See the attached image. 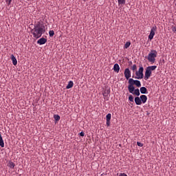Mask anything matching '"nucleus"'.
<instances>
[{"label": "nucleus", "instance_id": "18", "mask_svg": "<svg viewBox=\"0 0 176 176\" xmlns=\"http://www.w3.org/2000/svg\"><path fill=\"white\" fill-rule=\"evenodd\" d=\"M135 85L137 87H141V82L138 80H135Z\"/></svg>", "mask_w": 176, "mask_h": 176}, {"label": "nucleus", "instance_id": "30", "mask_svg": "<svg viewBox=\"0 0 176 176\" xmlns=\"http://www.w3.org/2000/svg\"><path fill=\"white\" fill-rule=\"evenodd\" d=\"M118 176H127L126 173H120Z\"/></svg>", "mask_w": 176, "mask_h": 176}, {"label": "nucleus", "instance_id": "6", "mask_svg": "<svg viewBox=\"0 0 176 176\" xmlns=\"http://www.w3.org/2000/svg\"><path fill=\"white\" fill-rule=\"evenodd\" d=\"M157 28H156V26H153L151 28L150 34L148 35V39H150V41H152V39H153V36H155V32H156Z\"/></svg>", "mask_w": 176, "mask_h": 176}, {"label": "nucleus", "instance_id": "7", "mask_svg": "<svg viewBox=\"0 0 176 176\" xmlns=\"http://www.w3.org/2000/svg\"><path fill=\"white\" fill-rule=\"evenodd\" d=\"M124 74L126 79H129L131 78V72H130V69L129 68L125 69Z\"/></svg>", "mask_w": 176, "mask_h": 176}, {"label": "nucleus", "instance_id": "29", "mask_svg": "<svg viewBox=\"0 0 176 176\" xmlns=\"http://www.w3.org/2000/svg\"><path fill=\"white\" fill-rule=\"evenodd\" d=\"M80 137H85V132H80Z\"/></svg>", "mask_w": 176, "mask_h": 176}, {"label": "nucleus", "instance_id": "5", "mask_svg": "<svg viewBox=\"0 0 176 176\" xmlns=\"http://www.w3.org/2000/svg\"><path fill=\"white\" fill-rule=\"evenodd\" d=\"M135 79H142L144 78V67H140L139 70L135 72Z\"/></svg>", "mask_w": 176, "mask_h": 176}, {"label": "nucleus", "instance_id": "3", "mask_svg": "<svg viewBox=\"0 0 176 176\" xmlns=\"http://www.w3.org/2000/svg\"><path fill=\"white\" fill-rule=\"evenodd\" d=\"M157 68V66L153 65V66H148L146 69V72L144 74V79L145 80H148L151 76H152V71H155Z\"/></svg>", "mask_w": 176, "mask_h": 176}, {"label": "nucleus", "instance_id": "20", "mask_svg": "<svg viewBox=\"0 0 176 176\" xmlns=\"http://www.w3.org/2000/svg\"><path fill=\"white\" fill-rule=\"evenodd\" d=\"M118 5H125L126 0H118Z\"/></svg>", "mask_w": 176, "mask_h": 176}, {"label": "nucleus", "instance_id": "17", "mask_svg": "<svg viewBox=\"0 0 176 176\" xmlns=\"http://www.w3.org/2000/svg\"><path fill=\"white\" fill-rule=\"evenodd\" d=\"M54 119L55 120V123H56V122H58V120H60V116L55 114V115L54 116Z\"/></svg>", "mask_w": 176, "mask_h": 176}, {"label": "nucleus", "instance_id": "2", "mask_svg": "<svg viewBox=\"0 0 176 176\" xmlns=\"http://www.w3.org/2000/svg\"><path fill=\"white\" fill-rule=\"evenodd\" d=\"M156 57H157V51L151 50L147 56V60L149 61V63L153 64L156 61Z\"/></svg>", "mask_w": 176, "mask_h": 176}, {"label": "nucleus", "instance_id": "24", "mask_svg": "<svg viewBox=\"0 0 176 176\" xmlns=\"http://www.w3.org/2000/svg\"><path fill=\"white\" fill-rule=\"evenodd\" d=\"M49 34H50V36H54V31L53 30H50L49 32Z\"/></svg>", "mask_w": 176, "mask_h": 176}, {"label": "nucleus", "instance_id": "15", "mask_svg": "<svg viewBox=\"0 0 176 176\" xmlns=\"http://www.w3.org/2000/svg\"><path fill=\"white\" fill-rule=\"evenodd\" d=\"M0 146L3 148L5 146V143L3 142V139H2V135L0 133Z\"/></svg>", "mask_w": 176, "mask_h": 176}, {"label": "nucleus", "instance_id": "11", "mask_svg": "<svg viewBox=\"0 0 176 176\" xmlns=\"http://www.w3.org/2000/svg\"><path fill=\"white\" fill-rule=\"evenodd\" d=\"M135 102L136 105H141L142 104V102H141V98L135 97Z\"/></svg>", "mask_w": 176, "mask_h": 176}, {"label": "nucleus", "instance_id": "19", "mask_svg": "<svg viewBox=\"0 0 176 176\" xmlns=\"http://www.w3.org/2000/svg\"><path fill=\"white\" fill-rule=\"evenodd\" d=\"M130 45H131V43L130 42H126L124 46V49H129L130 47Z\"/></svg>", "mask_w": 176, "mask_h": 176}, {"label": "nucleus", "instance_id": "25", "mask_svg": "<svg viewBox=\"0 0 176 176\" xmlns=\"http://www.w3.org/2000/svg\"><path fill=\"white\" fill-rule=\"evenodd\" d=\"M131 69H132V71H137V65H133L131 67Z\"/></svg>", "mask_w": 176, "mask_h": 176}, {"label": "nucleus", "instance_id": "28", "mask_svg": "<svg viewBox=\"0 0 176 176\" xmlns=\"http://www.w3.org/2000/svg\"><path fill=\"white\" fill-rule=\"evenodd\" d=\"M106 124L107 126H109L111 125V121L107 120Z\"/></svg>", "mask_w": 176, "mask_h": 176}, {"label": "nucleus", "instance_id": "9", "mask_svg": "<svg viewBox=\"0 0 176 176\" xmlns=\"http://www.w3.org/2000/svg\"><path fill=\"white\" fill-rule=\"evenodd\" d=\"M140 100L142 104H145V102H146L148 100V97L146 95H142L140 96Z\"/></svg>", "mask_w": 176, "mask_h": 176}, {"label": "nucleus", "instance_id": "8", "mask_svg": "<svg viewBox=\"0 0 176 176\" xmlns=\"http://www.w3.org/2000/svg\"><path fill=\"white\" fill-rule=\"evenodd\" d=\"M46 42H47V39H46L43 37H42L41 38H40L37 41L38 45H45V43H46Z\"/></svg>", "mask_w": 176, "mask_h": 176}, {"label": "nucleus", "instance_id": "16", "mask_svg": "<svg viewBox=\"0 0 176 176\" xmlns=\"http://www.w3.org/2000/svg\"><path fill=\"white\" fill-rule=\"evenodd\" d=\"M72 87H74V82L69 81L66 87V89H72Z\"/></svg>", "mask_w": 176, "mask_h": 176}, {"label": "nucleus", "instance_id": "22", "mask_svg": "<svg viewBox=\"0 0 176 176\" xmlns=\"http://www.w3.org/2000/svg\"><path fill=\"white\" fill-rule=\"evenodd\" d=\"M14 166H16V165L14 164V162H9V164H8V166H10V168H14Z\"/></svg>", "mask_w": 176, "mask_h": 176}, {"label": "nucleus", "instance_id": "1", "mask_svg": "<svg viewBox=\"0 0 176 176\" xmlns=\"http://www.w3.org/2000/svg\"><path fill=\"white\" fill-rule=\"evenodd\" d=\"M45 25L41 23V22H37L36 24H34V27L32 30L33 36L34 38H36V39H38V38H41V36H42V34H45Z\"/></svg>", "mask_w": 176, "mask_h": 176}, {"label": "nucleus", "instance_id": "14", "mask_svg": "<svg viewBox=\"0 0 176 176\" xmlns=\"http://www.w3.org/2000/svg\"><path fill=\"white\" fill-rule=\"evenodd\" d=\"M131 94H135V96H138V97L140 96V89H134V91H133V93H131Z\"/></svg>", "mask_w": 176, "mask_h": 176}, {"label": "nucleus", "instance_id": "31", "mask_svg": "<svg viewBox=\"0 0 176 176\" xmlns=\"http://www.w3.org/2000/svg\"><path fill=\"white\" fill-rule=\"evenodd\" d=\"M11 2H12V0H10V1H9V3H10Z\"/></svg>", "mask_w": 176, "mask_h": 176}, {"label": "nucleus", "instance_id": "10", "mask_svg": "<svg viewBox=\"0 0 176 176\" xmlns=\"http://www.w3.org/2000/svg\"><path fill=\"white\" fill-rule=\"evenodd\" d=\"M113 71H114L115 72H117V73H118L119 71H120V67L119 66V64L116 63V64L114 65V66H113Z\"/></svg>", "mask_w": 176, "mask_h": 176}, {"label": "nucleus", "instance_id": "13", "mask_svg": "<svg viewBox=\"0 0 176 176\" xmlns=\"http://www.w3.org/2000/svg\"><path fill=\"white\" fill-rule=\"evenodd\" d=\"M11 60L12 61L13 65H17V59H16V57H14V55H11Z\"/></svg>", "mask_w": 176, "mask_h": 176}, {"label": "nucleus", "instance_id": "26", "mask_svg": "<svg viewBox=\"0 0 176 176\" xmlns=\"http://www.w3.org/2000/svg\"><path fill=\"white\" fill-rule=\"evenodd\" d=\"M137 145H138V146H144V144H142V143H141L140 142H137Z\"/></svg>", "mask_w": 176, "mask_h": 176}, {"label": "nucleus", "instance_id": "27", "mask_svg": "<svg viewBox=\"0 0 176 176\" xmlns=\"http://www.w3.org/2000/svg\"><path fill=\"white\" fill-rule=\"evenodd\" d=\"M172 31H173V32L176 33V27L175 26L172 27Z\"/></svg>", "mask_w": 176, "mask_h": 176}, {"label": "nucleus", "instance_id": "12", "mask_svg": "<svg viewBox=\"0 0 176 176\" xmlns=\"http://www.w3.org/2000/svg\"><path fill=\"white\" fill-rule=\"evenodd\" d=\"M140 93L142 94H148V89L145 87H142L140 88Z\"/></svg>", "mask_w": 176, "mask_h": 176}, {"label": "nucleus", "instance_id": "23", "mask_svg": "<svg viewBox=\"0 0 176 176\" xmlns=\"http://www.w3.org/2000/svg\"><path fill=\"white\" fill-rule=\"evenodd\" d=\"M129 101H131V102H134V97L133 96V95H130L129 96Z\"/></svg>", "mask_w": 176, "mask_h": 176}, {"label": "nucleus", "instance_id": "21", "mask_svg": "<svg viewBox=\"0 0 176 176\" xmlns=\"http://www.w3.org/2000/svg\"><path fill=\"white\" fill-rule=\"evenodd\" d=\"M111 118H112V115L111 113H108L106 116V120L111 121Z\"/></svg>", "mask_w": 176, "mask_h": 176}, {"label": "nucleus", "instance_id": "4", "mask_svg": "<svg viewBox=\"0 0 176 176\" xmlns=\"http://www.w3.org/2000/svg\"><path fill=\"white\" fill-rule=\"evenodd\" d=\"M135 80L133 79V78H129V86H128V90L129 91V93H133V91H134L135 90V87H134V85L135 84Z\"/></svg>", "mask_w": 176, "mask_h": 176}]
</instances>
